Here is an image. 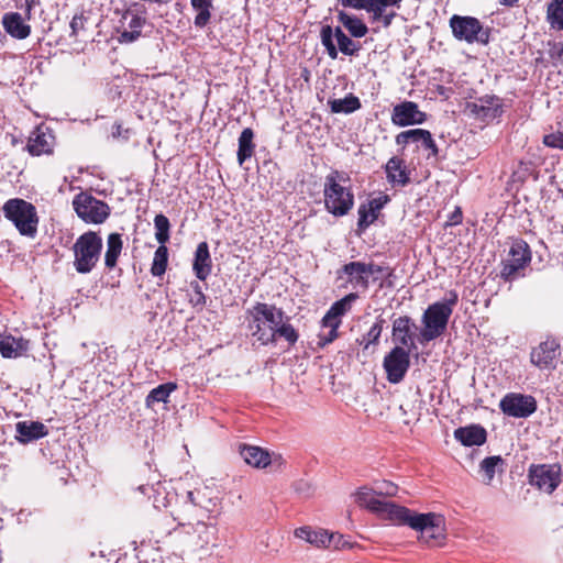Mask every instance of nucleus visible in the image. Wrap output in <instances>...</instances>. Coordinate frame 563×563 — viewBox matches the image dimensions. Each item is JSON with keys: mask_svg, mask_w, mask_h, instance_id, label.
Returning <instances> with one entry per match:
<instances>
[{"mask_svg": "<svg viewBox=\"0 0 563 563\" xmlns=\"http://www.w3.org/2000/svg\"><path fill=\"white\" fill-rule=\"evenodd\" d=\"M251 335L262 345L276 344L278 338L285 339L294 346L299 333L289 322V317L282 308L266 302H256L245 312Z\"/></svg>", "mask_w": 563, "mask_h": 563, "instance_id": "nucleus-1", "label": "nucleus"}, {"mask_svg": "<svg viewBox=\"0 0 563 563\" xmlns=\"http://www.w3.org/2000/svg\"><path fill=\"white\" fill-rule=\"evenodd\" d=\"M395 525L411 528L419 533V542L428 547H441L446 538L445 518L441 514L417 512L402 506Z\"/></svg>", "mask_w": 563, "mask_h": 563, "instance_id": "nucleus-2", "label": "nucleus"}, {"mask_svg": "<svg viewBox=\"0 0 563 563\" xmlns=\"http://www.w3.org/2000/svg\"><path fill=\"white\" fill-rule=\"evenodd\" d=\"M457 301V292L450 290L442 301L433 302L424 310L421 318L423 329L419 336L421 343L433 341L445 332Z\"/></svg>", "mask_w": 563, "mask_h": 563, "instance_id": "nucleus-3", "label": "nucleus"}, {"mask_svg": "<svg viewBox=\"0 0 563 563\" xmlns=\"http://www.w3.org/2000/svg\"><path fill=\"white\" fill-rule=\"evenodd\" d=\"M346 178L343 173L332 170L325 176L323 197L325 210L334 217L347 214L354 206V195L347 187L341 185Z\"/></svg>", "mask_w": 563, "mask_h": 563, "instance_id": "nucleus-4", "label": "nucleus"}, {"mask_svg": "<svg viewBox=\"0 0 563 563\" xmlns=\"http://www.w3.org/2000/svg\"><path fill=\"white\" fill-rule=\"evenodd\" d=\"M102 247V238L98 232L87 231L79 235L73 245L76 272L82 275L91 273L100 261Z\"/></svg>", "mask_w": 563, "mask_h": 563, "instance_id": "nucleus-5", "label": "nucleus"}, {"mask_svg": "<svg viewBox=\"0 0 563 563\" xmlns=\"http://www.w3.org/2000/svg\"><path fill=\"white\" fill-rule=\"evenodd\" d=\"M2 212L21 235L31 239L36 236L40 219L36 208L31 202L21 198L9 199L2 206Z\"/></svg>", "mask_w": 563, "mask_h": 563, "instance_id": "nucleus-6", "label": "nucleus"}, {"mask_svg": "<svg viewBox=\"0 0 563 563\" xmlns=\"http://www.w3.org/2000/svg\"><path fill=\"white\" fill-rule=\"evenodd\" d=\"M532 253L529 244L522 239H512L508 255L501 262L500 277L505 282H514L525 276V269L530 265Z\"/></svg>", "mask_w": 563, "mask_h": 563, "instance_id": "nucleus-7", "label": "nucleus"}, {"mask_svg": "<svg viewBox=\"0 0 563 563\" xmlns=\"http://www.w3.org/2000/svg\"><path fill=\"white\" fill-rule=\"evenodd\" d=\"M454 38L468 44L487 45L490 41V30L475 16L453 14L449 20Z\"/></svg>", "mask_w": 563, "mask_h": 563, "instance_id": "nucleus-8", "label": "nucleus"}, {"mask_svg": "<svg viewBox=\"0 0 563 563\" xmlns=\"http://www.w3.org/2000/svg\"><path fill=\"white\" fill-rule=\"evenodd\" d=\"M73 208L84 222L92 224L103 223L110 216L109 205L97 199L87 191H80L73 199Z\"/></svg>", "mask_w": 563, "mask_h": 563, "instance_id": "nucleus-9", "label": "nucleus"}, {"mask_svg": "<svg viewBox=\"0 0 563 563\" xmlns=\"http://www.w3.org/2000/svg\"><path fill=\"white\" fill-rule=\"evenodd\" d=\"M197 505L195 493L188 492L183 509L174 517V520L177 521V527L174 530L183 528L187 534L197 532L202 542L208 543L211 528L197 516Z\"/></svg>", "mask_w": 563, "mask_h": 563, "instance_id": "nucleus-10", "label": "nucleus"}, {"mask_svg": "<svg viewBox=\"0 0 563 563\" xmlns=\"http://www.w3.org/2000/svg\"><path fill=\"white\" fill-rule=\"evenodd\" d=\"M320 36L322 45L332 59L338 57V51L344 55L353 56L361 49V45L351 40L340 26L332 29L330 25H323Z\"/></svg>", "mask_w": 563, "mask_h": 563, "instance_id": "nucleus-11", "label": "nucleus"}, {"mask_svg": "<svg viewBox=\"0 0 563 563\" xmlns=\"http://www.w3.org/2000/svg\"><path fill=\"white\" fill-rule=\"evenodd\" d=\"M531 486L547 494H552L562 483L560 464H531L528 470Z\"/></svg>", "mask_w": 563, "mask_h": 563, "instance_id": "nucleus-12", "label": "nucleus"}, {"mask_svg": "<svg viewBox=\"0 0 563 563\" xmlns=\"http://www.w3.org/2000/svg\"><path fill=\"white\" fill-rule=\"evenodd\" d=\"M356 501L360 506L367 508L382 519L395 523L402 506L385 499H379L375 489L362 487L356 493Z\"/></svg>", "mask_w": 563, "mask_h": 563, "instance_id": "nucleus-13", "label": "nucleus"}, {"mask_svg": "<svg viewBox=\"0 0 563 563\" xmlns=\"http://www.w3.org/2000/svg\"><path fill=\"white\" fill-rule=\"evenodd\" d=\"M410 352L402 346H395L385 355L383 366L389 383L398 384L404 379L410 367Z\"/></svg>", "mask_w": 563, "mask_h": 563, "instance_id": "nucleus-14", "label": "nucleus"}, {"mask_svg": "<svg viewBox=\"0 0 563 563\" xmlns=\"http://www.w3.org/2000/svg\"><path fill=\"white\" fill-rule=\"evenodd\" d=\"M500 410L514 418H527L537 410V401L530 395L509 393L499 402Z\"/></svg>", "mask_w": 563, "mask_h": 563, "instance_id": "nucleus-15", "label": "nucleus"}, {"mask_svg": "<svg viewBox=\"0 0 563 563\" xmlns=\"http://www.w3.org/2000/svg\"><path fill=\"white\" fill-rule=\"evenodd\" d=\"M560 355V343L555 339H547L531 350L530 362L540 369H554Z\"/></svg>", "mask_w": 563, "mask_h": 563, "instance_id": "nucleus-16", "label": "nucleus"}, {"mask_svg": "<svg viewBox=\"0 0 563 563\" xmlns=\"http://www.w3.org/2000/svg\"><path fill=\"white\" fill-rule=\"evenodd\" d=\"M466 111L477 120L489 122L501 115L503 104L496 96H484L476 102H468Z\"/></svg>", "mask_w": 563, "mask_h": 563, "instance_id": "nucleus-17", "label": "nucleus"}, {"mask_svg": "<svg viewBox=\"0 0 563 563\" xmlns=\"http://www.w3.org/2000/svg\"><path fill=\"white\" fill-rule=\"evenodd\" d=\"M427 120V114L419 110L413 101H404L396 104L391 112V122L397 126L421 124Z\"/></svg>", "mask_w": 563, "mask_h": 563, "instance_id": "nucleus-18", "label": "nucleus"}, {"mask_svg": "<svg viewBox=\"0 0 563 563\" xmlns=\"http://www.w3.org/2000/svg\"><path fill=\"white\" fill-rule=\"evenodd\" d=\"M295 536L299 539H302L310 544H313L318 548H330L333 547L335 549H340L345 547L344 543L341 542V536L335 533H329L325 530H313L310 527H300L295 530Z\"/></svg>", "mask_w": 563, "mask_h": 563, "instance_id": "nucleus-19", "label": "nucleus"}, {"mask_svg": "<svg viewBox=\"0 0 563 563\" xmlns=\"http://www.w3.org/2000/svg\"><path fill=\"white\" fill-rule=\"evenodd\" d=\"M336 274L339 279L345 277L346 283L354 289L366 291L369 287V278L364 262L354 261L346 263Z\"/></svg>", "mask_w": 563, "mask_h": 563, "instance_id": "nucleus-20", "label": "nucleus"}, {"mask_svg": "<svg viewBox=\"0 0 563 563\" xmlns=\"http://www.w3.org/2000/svg\"><path fill=\"white\" fill-rule=\"evenodd\" d=\"M417 325L408 316H401L393 321V338L399 343V346L407 347L409 351L417 349L415 344V330Z\"/></svg>", "mask_w": 563, "mask_h": 563, "instance_id": "nucleus-21", "label": "nucleus"}, {"mask_svg": "<svg viewBox=\"0 0 563 563\" xmlns=\"http://www.w3.org/2000/svg\"><path fill=\"white\" fill-rule=\"evenodd\" d=\"M387 195H382L377 198L368 200L358 207L357 230L364 232L372 223L377 220L380 210L389 202Z\"/></svg>", "mask_w": 563, "mask_h": 563, "instance_id": "nucleus-22", "label": "nucleus"}, {"mask_svg": "<svg viewBox=\"0 0 563 563\" xmlns=\"http://www.w3.org/2000/svg\"><path fill=\"white\" fill-rule=\"evenodd\" d=\"M55 137L48 128H36L30 135L26 148L33 156L51 154Z\"/></svg>", "mask_w": 563, "mask_h": 563, "instance_id": "nucleus-23", "label": "nucleus"}, {"mask_svg": "<svg viewBox=\"0 0 563 563\" xmlns=\"http://www.w3.org/2000/svg\"><path fill=\"white\" fill-rule=\"evenodd\" d=\"M386 179L391 187H406L410 184V172L398 156L390 157L384 166Z\"/></svg>", "mask_w": 563, "mask_h": 563, "instance_id": "nucleus-24", "label": "nucleus"}, {"mask_svg": "<svg viewBox=\"0 0 563 563\" xmlns=\"http://www.w3.org/2000/svg\"><path fill=\"white\" fill-rule=\"evenodd\" d=\"M146 20L131 11L124 12L121 21V31L119 35L120 43H133L142 35V27Z\"/></svg>", "mask_w": 563, "mask_h": 563, "instance_id": "nucleus-25", "label": "nucleus"}, {"mask_svg": "<svg viewBox=\"0 0 563 563\" xmlns=\"http://www.w3.org/2000/svg\"><path fill=\"white\" fill-rule=\"evenodd\" d=\"M212 269V260L209 252V245L207 242H200L197 245L195 257L192 262V271L196 277L205 282L208 276L211 274Z\"/></svg>", "mask_w": 563, "mask_h": 563, "instance_id": "nucleus-26", "label": "nucleus"}, {"mask_svg": "<svg viewBox=\"0 0 563 563\" xmlns=\"http://www.w3.org/2000/svg\"><path fill=\"white\" fill-rule=\"evenodd\" d=\"M30 349V342L23 338L11 334H0V354L5 358H16L24 355Z\"/></svg>", "mask_w": 563, "mask_h": 563, "instance_id": "nucleus-27", "label": "nucleus"}, {"mask_svg": "<svg viewBox=\"0 0 563 563\" xmlns=\"http://www.w3.org/2000/svg\"><path fill=\"white\" fill-rule=\"evenodd\" d=\"M4 31L16 40H24L31 34V26L24 22L19 12H7L2 16Z\"/></svg>", "mask_w": 563, "mask_h": 563, "instance_id": "nucleus-28", "label": "nucleus"}, {"mask_svg": "<svg viewBox=\"0 0 563 563\" xmlns=\"http://www.w3.org/2000/svg\"><path fill=\"white\" fill-rule=\"evenodd\" d=\"M15 439L20 443H29L44 438L48 431L44 423L40 421H19L15 424Z\"/></svg>", "mask_w": 563, "mask_h": 563, "instance_id": "nucleus-29", "label": "nucleus"}, {"mask_svg": "<svg viewBox=\"0 0 563 563\" xmlns=\"http://www.w3.org/2000/svg\"><path fill=\"white\" fill-rule=\"evenodd\" d=\"M454 438L465 446H479L486 442L487 432L479 424H471L457 428L454 431Z\"/></svg>", "mask_w": 563, "mask_h": 563, "instance_id": "nucleus-30", "label": "nucleus"}, {"mask_svg": "<svg viewBox=\"0 0 563 563\" xmlns=\"http://www.w3.org/2000/svg\"><path fill=\"white\" fill-rule=\"evenodd\" d=\"M240 454L245 463L256 468H264L271 463L269 453L260 446L243 444Z\"/></svg>", "mask_w": 563, "mask_h": 563, "instance_id": "nucleus-31", "label": "nucleus"}, {"mask_svg": "<svg viewBox=\"0 0 563 563\" xmlns=\"http://www.w3.org/2000/svg\"><path fill=\"white\" fill-rule=\"evenodd\" d=\"M358 298V295L356 292H350L340 300L332 303V306L329 308V310L323 316L322 320L324 322H335L338 321L339 324L342 323L341 318L346 314L351 308L352 303Z\"/></svg>", "mask_w": 563, "mask_h": 563, "instance_id": "nucleus-32", "label": "nucleus"}, {"mask_svg": "<svg viewBox=\"0 0 563 563\" xmlns=\"http://www.w3.org/2000/svg\"><path fill=\"white\" fill-rule=\"evenodd\" d=\"M123 242L120 233H110L107 239V251L104 254V266L111 271L117 266L118 258L122 252Z\"/></svg>", "mask_w": 563, "mask_h": 563, "instance_id": "nucleus-33", "label": "nucleus"}, {"mask_svg": "<svg viewBox=\"0 0 563 563\" xmlns=\"http://www.w3.org/2000/svg\"><path fill=\"white\" fill-rule=\"evenodd\" d=\"M336 18L353 37H363L368 32V27L360 18L347 14L343 10L338 11Z\"/></svg>", "mask_w": 563, "mask_h": 563, "instance_id": "nucleus-34", "label": "nucleus"}, {"mask_svg": "<svg viewBox=\"0 0 563 563\" xmlns=\"http://www.w3.org/2000/svg\"><path fill=\"white\" fill-rule=\"evenodd\" d=\"M254 132L251 128H245L239 137L238 162L242 165L246 159L251 158L255 151L253 142Z\"/></svg>", "mask_w": 563, "mask_h": 563, "instance_id": "nucleus-35", "label": "nucleus"}, {"mask_svg": "<svg viewBox=\"0 0 563 563\" xmlns=\"http://www.w3.org/2000/svg\"><path fill=\"white\" fill-rule=\"evenodd\" d=\"M190 2L197 12L194 24L196 27L203 29L210 22L213 0H190Z\"/></svg>", "mask_w": 563, "mask_h": 563, "instance_id": "nucleus-36", "label": "nucleus"}, {"mask_svg": "<svg viewBox=\"0 0 563 563\" xmlns=\"http://www.w3.org/2000/svg\"><path fill=\"white\" fill-rule=\"evenodd\" d=\"M328 104L333 113H352L362 107L360 99L353 93H349L342 99L329 100Z\"/></svg>", "mask_w": 563, "mask_h": 563, "instance_id": "nucleus-37", "label": "nucleus"}, {"mask_svg": "<svg viewBox=\"0 0 563 563\" xmlns=\"http://www.w3.org/2000/svg\"><path fill=\"white\" fill-rule=\"evenodd\" d=\"M547 21L552 29L563 30V0H552L548 4Z\"/></svg>", "mask_w": 563, "mask_h": 563, "instance_id": "nucleus-38", "label": "nucleus"}, {"mask_svg": "<svg viewBox=\"0 0 563 563\" xmlns=\"http://www.w3.org/2000/svg\"><path fill=\"white\" fill-rule=\"evenodd\" d=\"M177 388V385L175 383H165L162 385H158L154 389L150 391L147 395L145 402L147 407H152L155 402H166L170 393L174 391Z\"/></svg>", "mask_w": 563, "mask_h": 563, "instance_id": "nucleus-39", "label": "nucleus"}, {"mask_svg": "<svg viewBox=\"0 0 563 563\" xmlns=\"http://www.w3.org/2000/svg\"><path fill=\"white\" fill-rule=\"evenodd\" d=\"M168 266V249L166 245H161L154 253V258L151 266V274L159 277L165 274Z\"/></svg>", "mask_w": 563, "mask_h": 563, "instance_id": "nucleus-40", "label": "nucleus"}, {"mask_svg": "<svg viewBox=\"0 0 563 563\" xmlns=\"http://www.w3.org/2000/svg\"><path fill=\"white\" fill-rule=\"evenodd\" d=\"M385 323L386 321L382 317L376 318V321L367 331V333L363 336V340L361 342V344H363L364 350H367L371 345L378 344Z\"/></svg>", "mask_w": 563, "mask_h": 563, "instance_id": "nucleus-41", "label": "nucleus"}, {"mask_svg": "<svg viewBox=\"0 0 563 563\" xmlns=\"http://www.w3.org/2000/svg\"><path fill=\"white\" fill-rule=\"evenodd\" d=\"M154 227L156 230L155 239L161 245H165L169 240L170 223L168 218L163 213L156 214L154 218Z\"/></svg>", "mask_w": 563, "mask_h": 563, "instance_id": "nucleus-42", "label": "nucleus"}, {"mask_svg": "<svg viewBox=\"0 0 563 563\" xmlns=\"http://www.w3.org/2000/svg\"><path fill=\"white\" fill-rule=\"evenodd\" d=\"M341 324H339L338 321L335 322H324V320H321V327L322 328H325V329H329V331L327 333H319L318 338H319V341H318V345L323 347L330 343H332L338 336H339V328H340Z\"/></svg>", "mask_w": 563, "mask_h": 563, "instance_id": "nucleus-43", "label": "nucleus"}, {"mask_svg": "<svg viewBox=\"0 0 563 563\" xmlns=\"http://www.w3.org/2000/svg\"><path fill=\"white\" fill-rule=\"evenodd\" d=\"M190 288L194 294L189 296V303L199 311L203 310L207 305V297L202 291L201 285L198 280H192L190 282Z\"/></svg>", "mask_w": 563, "mask_h": 563, "instance_id": "nucleus-44", "label": "nucleus"}, {"mask_svg": "<svg viewBox=\"0 0 563 563\" xmlns=\"http://www.w3.org/2000/svg\"><path fill=\"white\" fill-rule=\"evenodd\" d=\"M504 465L500 456H488L481 462V470L485 473L487 483H490L495 476L496 468Z\"/></svg>", "mask_w": 563, "mask_h": 563, "instance_id": "nucleus-45", "label": "nucleus"}, {"mask_svg": "<svg viewBox=\"0 0 563 563\" xmlns=\"http://www.w3.org/2000/svg\"><path fill=\"white\" fill-rule=\"evenodd\" d=\"M420 144L424 150L430 152L428 155V158H430V157L437 158L438 157L439 148H438V145L435 144L430 131H428V130L424 131V136H422V141Z\"/></svg>", "mask_w": 563, "mask_h": 563, "instance_id": "nucleus-46", "label": "nucleus"}, {"mask_svg": "<svg viewBox=\"0 0 563 563\" xmlns=\"http://www.w3.org/2000/svg\"><path fill=\"white\" fill-rule=\"evenodd\" d=\"M543 144L548 147L563 150V132H556L544 135Z\"/></svg>", "mask_w": 563, "mask_h": 563, "instance_id": "nucleus-47", "label": "nucleus"}, {"mask_svg": "<svg viewBox=\"0 0 563 563\" xmlns=\"http://www.w3.org/2000/svg\"><path fill=\"white\" fill-rule=\"evenodd\" d=\"M375 490L377 495L395 496L397 494L398 486L391 482L383 481L376 484Z\"/></svg>", "mask_w": 563, "mask_h": 563, "instance_id": "nucleus-48", "label": "nucleus"}, {"mask_svg": "<svg viewBox=\"0 0 563 563\" xmlns=\"http://www.w3.org/2000/svg\"><path fill=\"white\" fill-rule=\"evenodd\" d=\"M363 10H366L368 13H372L373 21H379L380 18L386 12V9L374 0H367Z\"/></svg>", "mask_w": 563, "mask_h": 563, "instance_id": "nucleus-49", "label": "nucleus"}, {"mask_svg": "<svg viewBox=\"0 0 563 563\" xmlns=\"http://www.w3.org/2000/svg\"><path fill=\"white\" fill-rule=\"evenodd\" d=\"M365 267L367 271L368 278L371 276L380 275L384 272H387V277H390L393 275V269H389L388 267H383L378 264H375L374 262L365 263Z\"/></svg>", "mask_w": 563, "mask_h": 563, "instance_id": "nucleus-50", "label": "nucleus"}, {"mask_svg": "<svg viewBox=\"0 0 563 563\" xmlns=\"http://www.w3.org/2000/svg\"><path fill=\"white\" fill-rule=\"evenodd\" d=\"M85 18L82 14H76L70 21L71 36H76L79 30L84 29Z\"/></svg>", "mask_w": 563, "mask_h": 563, "instance_id": "nucleus-51", "label": "nucleus"}, {"mask_svg": "<svg viewBox=\"0 0 563 563\" xmlns=\"http://www.w3.org/2000/svg\"><path fill=\"white\" fill-rule=\"evenodd\" d=\"M367 0H338V3H340L344 8H353L356 10H363Z\"/></svg>", "mask_w": 563, "mask_h": 563, "instance_id": "nucleus-52", "label": "nucleus"}, {"mask_svg": "<svg viewBox=\"0 0 563 563\" xmlns=\"http://www.w3.org/2000/svg\"><path fill=\"white\" fill-rule=\"evenodd\" d=\"M424 131L423 129H412V130H408V134H411V136L409 137L410 139V142H413V143H421L422 141V136H424Z\"/></svg>", "mask_w": 563, "mask_h": 563, "instance_id": "nucleus-53", "label": "nucleus"}, {"mask_svg": "<svg viewBox=\"0 0 563 563\" xmlns=\"http://www.w3.org/2000/svg\"><path fill=\"white\" fill-rule=\"evenodd\" d=\"M396 15L397 13L395 11H386L384 15L380 18L379 22H382L384 27H389Z\"/></svg>", "mask_w": 563, "mask_h": 563, "instance_id": "nucleus-54", "label": "nucleus"}, {"mask_svg": "<svg viewBox=\"0 0 563 563\" xmlns=\"http://www.w3.org/2000/svg\"><path fill=\"white\" fill-rule=\"evenodd\" d=\"M410 136L411 134H408V130L400 132L399 134L396 135V144L406 146L407 144L410 143V139H408Z\"/></svg>", "mask_w": 563, "mask_h": 563, "instance_id": "nucleus-55", "label": "nucleus"}, {"mask_svg": "<svg viewBox=\"0 0 563 563\" xmlns=\"http://www.w3.org/2000/svg\"><path fill=\"white\" fill-rule=\"evenodd\" d=\"M462 211L460 208H456V210L452 213L451 218H450V223L451 224H459L462 222Z\"/></svg>", "mask_w": 563, "mask_h": 563, "instance_id": "nucleus-56", "label": "nucleus"}, {"mask_svg": "<svg viewBox=\"0 0 563 563\" xmlns=\"http://www.w3.org/2000/svg\"><path fill=\"white\" fill-rule=\"evenodd\" d=\"M519 0H499V3L505 7L512 8L518 3Z\"/></svg>", "mask_w": 563, "mask_h": 563, "instance_id": "nucleus-57", "label": "nucleus"}, {"mask_svg": "<svg viewBox=\"0 0 563 563\" xmlns=\"http://www.w3.org/2000/svg\"><path fill=\"white\" fill-rule=\"evenodd\" d=\"M34 0H26V11L30 14L32 7H33Z\"/></svg>", "mask_w": 563, "mask_h": 563, "instance_id": "nucleus-58", "label": "nucleus"}, {"mask_svg": "<svg viewBox=\"0 0 563 563\" xmlns=\"http://www.w3.org/2000/svg\"><path fill=\"white\" fill-rule=\"evenodd\" d=\"M558 57H559V59L561 60V63L563 65V46L558 51Z\"/></svg>", "mask_w": 563, "mask_h": 563, "instance_id": "nucleus-59", "label": "nucleus"}]
</instances>
